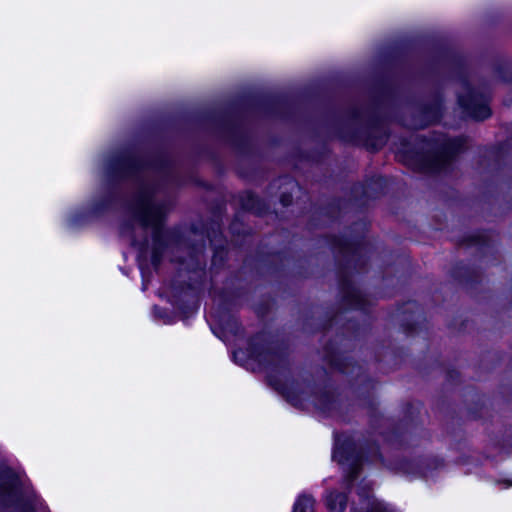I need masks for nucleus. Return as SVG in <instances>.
Returning <instances> with one entry per match:
<instances>
[{
  "label": "nucleus",
  "mask_w": 512,
  "mask_h": 512,
  "mask_svg": "<svg viewBox=\"0 0 512 512\" xmlns=\"http://www.w3.org/2000/svg\"><path fill=\"white\" fill-rule=\"evenodd\" d=\"M133 211L139 221L140 229L151 226L156 240L160 233L164 210L161 205L155 202L149 189H143L139 192L133 204Z\"/></svg>",
  "instance_id": "nucleus-1"
},
{
  "label": "nucleus",
  "mask_w": 512,
  "mask_h": 512,
  "mask_svg": "<svg viewBox=\"0 0 512 512\" xmlns=\"http://www.w3.org/2000/svg\"><path fill=\"white\" fill-rule=\"evenodd\" d=\"M358 502L353 503L351 512H401L395 506L378 501L370 493V485L364 481L357 487Z\"/></svg>",
  "instance_id": "nucleus-2"
},
{
  "label": "nucleus",
  "mask_w": 512,
  "mask_h": 512,
  "mask_svg": "<svg viewBox=\"0 0 512 512\" xmlns=\"http://www.w3.org/2000/svg\"><path fill=\"white\" fill-rule=\"evenodd\" d=\"M19 479L16 473L5 464H0V507L18 504Z\"/></svg>",
  "instance_id": "nucleus-3"
},
{
  "label": "nucleus",
  "mask_w": 512,
  "mask_h": 512,
  "mask_svg": "<svg viewBox=\"0 0 512 512\" xmlns=\"http://www.w3.org/2000/svg\"><path fill=\"white\" fill-rule=\"evenodd\" d=\"M332 458L343 467L344 472L347 473V485L351 486L357 478L359 462L362 460L363 456L347 452L346 448L341 444L340 439L338 438L336 440Z\"/></svg>",
  "instance_id": "nucleus-4"
},
{
  "label": "nucleus",
  "mask_w": 512,
  "mask_h": 512,
  "mask_svg": "<svg viewBox=\"0 0 512 512\" xmlns=\"http://www.w3.org/2000/svg\"><path fill=\"white\" fill-rule=\"evenodd\" d=\"M459 104L465 113L477 120H483L490 116V108L486 99L474 91L468 89L467 96H459Z\"/></svg>",
  "instance_id": "nucleus-5"
},
{
  "label": "nucleus",
  "mask_w": 512,
  "mask_h": 512,
  "mask_svg": "<svg viewBox=\"0 0 512 512\" xmlns=\"http://www.w3.org/2000/svg\"><path fill=\"white\" fill-rule=\"evenodd\" d=\"M325 503L329 512H343L346 508L347 498L344 493L330 491L326 495Z\"/></svg>",
  "instance_id": "nucleus-6"
},
{
  "label": "nucleus",
  "mask_w": 512,
  "mask_h": 512,
  "mask_svg": "<svg viewBox=\"0 0 512 512\" xmlns=\"http://www.w3.org/2000/svg\"><path fill=\"white\" fill-rule=\"evenodd\" d=\"M292 512H315V499L308 494H301L297 497Z\"/></svg>",
  "instance_id": "nucleus-7"
},
{
  "label": "nucleus",
  "mask_w": 512,
  "mask_h": 512,
  "mask_svg": "<svg viewBox=\"0 0 512 512\" xmlns=\"http://www.w3.org/2000/svg\"><path fill=\"white\" fill-rule=\"evenodd\" d=\"M461 144L459 140H445L443 142V151L442 154L444 157L449 156L452 152L458 150Z\"/></svg>",
  "instance_id": "nucleus-8"
},
{
  "label": "nucleus",
  "mask_w": 512,
  "mask_h": 512,
  "mask_svg": "<svg viewBox=\"0 0 512 512\" xmlns=\"http://www.w3.org/2000/svg\"><path fill=\"white\" fill-rule=\"evenodd\" d=\"M273 385L275 386V388L277 390H279L286 397V399L289 402H291L294 405L297 404V399L293 395H291L290 392L286 388L278 386L276 383H273Z\"/></svg>",
  "instance_id": "nucleus-9"
},
{
  "label": "nucleus",
  "mask_w": 512,
  "mask_h": 512,
  "mask_svg": "<svg viewBox=\"0 0 512 512\" xmlns=\"http://www.w3.org/2000/svg\"><path fill=\"white\" fill-rule=\"evenodd\" d=\"M441 168H442V164L439 162H436V163L432 164L431 166L427 167L428 170H433V171L439 170Z\"/></svg>",
  "instance_id": "nucleus-10"
},
{
  "label": "nucleus",
  "mask_w": 512,
  "mask_h": 512,
  "mask_svg": "<svg viewBox=\"0 0 512 512\" xmlns=\"http://www.w3.org/2000/svg\"><path fill=\"white\" fill-rule=\"evenodd\" d=\"M152 261H153L154 264H156L158 262V258H157L156 253L153 255Z\"/></svg>",
  "instance_id": "nucleus-11"
},
{
  "label": "nucleus",
  "mask_w": 512,
  "mask_h": 512,
  "mask_svg": "<svg viewBox=\"0 0 512 512\" xmlns=\"http://www.w3.org/2000/svg\"><path fill=\"white\" fill-rule=\"evenodd\" d=\"M147 245V242H144L142 245H140V250L142 251V249L144 248V246Z\"/></svg>",
  "instance_id": "nucleus-12"
},
{
  "label": "nucleus",
  "mask_w": 512,
  "mask_h": 512,
  "mask_svg": "<svg viewBox=\"0 0 512 512\" xmlns=\"http://www.w3.org/2000/svg\"><path fill=\"white\" fill-rule=\"evenodd\" d=\"M21 512H32V511L30 510V508H28V509H23Z\"/></svg>",
  "instance_id": "nucleus-13"
}]
</instances>
